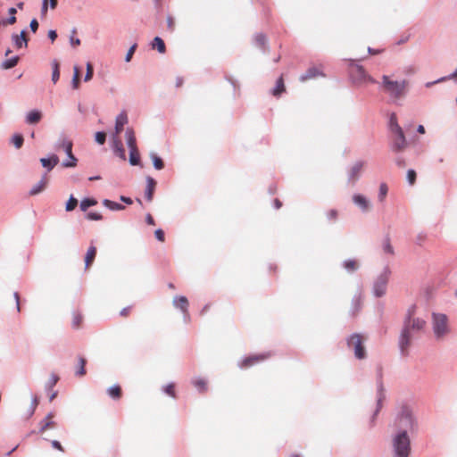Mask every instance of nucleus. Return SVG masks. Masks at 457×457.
<instances>
[{
	"instance_id": "nucleus-36",
	"label": "nucleus",
	"mask_w": 457,
	"mask_h": 457,
	"mask_svg": "<svg viewBox=\"0 0 457 457\" xmlns=\"http://www.w3.org/2000/svg\"><path fill=\"white\" fill-rule=\"evenodd\" d=\"M52 65V81L55 84L60 79V65L57 60H53Z\"/></svg>"
},
{
	"instance_id": "nucleus-50",
	"label": "nucleus",
	"mask_w": 457,
	"mask_h": 457,
	"mask_svg": "<svg viewBox=\"0 0 457 457\" xmlns=\"http://www.w3.org/2000/svg\"><path fill=\"white\" fill-rule=\"evenodd\" d=\"M388 192V187L386 183H381L378 191V201L383 202Z\"/></svg>"
},
{
	"instance_id": "nucleus-64",
	"label": "nucleus",
	"mask_w": 457,
	"mask_h": 457,
	"mask_svg": "<svg viewBox=\"0 0 457 457\" xmlns=\"http://www.w3.org/2000/svg\"><path fill=\"white\" fill-rule=\"evenodd\" d=\"M395 162L400 168H403L405 166V160L402 156H397Z\"/></svg>"
},
{
	"instance_id": "nucleus-52",
	"label": "nucleus",
	"mask_w": 457,
	"mask_h": 457,
	"mask_svg": "<svg viewBox=\"0 0 457 457\" xmlns=\"http://www.w3.org/2000/svg\"><path fill=\"white\" fill-rule=\"evenodd\" d=\"M95 140L98 145H104L106 140V133L104 131H97L95 134Z\"/></svg>"
},
{
	"instance_id": "nucleus-30",
	"label": "nucleus",
	"mask_w": 457,
	"mask_h": 457,
	"mask_svg": "<svg viewBox=\"0 0 457 457\" xmlns=\"http://www.w3.org/2000/svg\"><path fill=\"white\" fill-rule=\"evenodd\" d=\"M285 84L282 77H279L276 81V86L272 88L271 94L278 97L285 91Z\"/></svg>"
},
{
	"instance_id": "nucleus-62",
	"label": "nucleus",
	"mask_w": 457,
	"mask_h": 457,
	"mask_svg": "<svg viewBox=\"0 0 457 457\" xmlns=\"http://www.w3.org/2000/svg\"><path fill=\"white\" fill-rule=\"evenodd\" d=\"M442 82H445V79H443V77H441V78H439V79H436L434 81L426 82L425 83V87L427 88H429V87H433L434 85L439 84V83H442Z\"/></svg>"
},
{
	"instance_id": "nucleus-58",
	"label": "nucleus",
	"mask_w": 457,
	"mask_h": 457,
	"mask_svg": "<svg viewBox=\"0 0 457 457\" xmlns=\"http://www.w3.org/2000/svg\"><path fill=\"white\" fill-rule=\"evenodd\" d=\"M87 219L90 220H101L103 219V216L96 212H89L87 214Z\"/></svg>"
},
{
	"instance_id": "nucleus-9",
	"label": "nucleus",
	"mask_w": 457,
	"mask_h": 457,
	"mask_svg": "<svg viewBox=\"0 0 457 457\" xmlns=\"http://www.w3.org/2000/svg\"><path fill=\"white\" fill-rule=\"evenodd\" d=\"M394 135V139L391 143V149L395 153L402 152L407 146V139L403 129H398L391 132Z\"/></svg>"
},
{
	"instance_id": "nucleus-15",
	"label": "nucleus",
	"mask_w": 457,
	"mask_h": 457,
	"mask_svg": "<svg viewBox=\"0 0 457 457\" xmlns=\"http://www.w3.org/2000/svg\"><path fill=\"white\" fill-rule=\"evenodd\" d=\"M112 148L114 154L119 158L125 161L126 160L125 149L123 147V145H122L120 139L116 135H112Z\"/></svg>"
},
{
	"instance_id": "nucleus-48",
	"label": "nucleus",
	"mask_w": 457,
	"mask_h": 457,
	"mask_svg": "<svg viewBox=\"0 0 457 457\" xmlns=\"http://www.w3.org/2000/svg\"><path fill=\"white\" fill-rule=\"evenodd\" d=\"M39 425H40V428L38 430V433L42 434L47 428H52L54 425V422L53 420H47V419H44L40 421Z\"/></svg>"
},
{
	"instance_id": "nucleus-46",
	"label": "nucleus",
	"mask_w": 457,
	"mask_h": 457,
	"mask_svg": "<svg viewBox=\"0 0 457 457\" xmlns=\"http://www.w3.org/2000/svg\"><path fill=\"white\" fill-rule=\"evenodd\" d=\"M86 362H87V361L83 357L79 358V365H78V369L75 372L76 376L80 377V376H84L86 374V369H85Z\"/></svg>"
},
{
	"instance_id": "nucleus-63",
	"label": "nucleus",
	"mask_w": 457,
	"mask_h": 457,
	"mask_svg": "<svg viewBox=\"0 0 457 457\" xmlns=\"http://www.w3.org/2000/svg\"><path fill=\"white\" fill-rule=\"evenodd\" d=\"M337 212L334 209H332L327 212V218L329 220H335L337 219Z\"/></svg>"
},
{
	"instance_id": "nucleus-1",
	"label": "nucleus",
	"mask_w": 457,
	"mask_h": 457,
	"mask_svg": "<svg viewBox=\"0 0 457 457\" xmlns=\"http://www.w3.org/2000/svg\"><path fill=\"white\" fill-rule=\"evenodd\" d=\"M419 420L413 409L408 404H403L394 420L395 431L413 435L419 431Z\"/></svg>"
},
{
	"instance_id": "nucleus-43",
	"label": "nucleus",
	"mask_w": 457,
	"mask_h": 457,
	"mask_svg": "<svg viewBox=\"0 0 457 457\" xmlns=\"http://www.w3.org/2000/svg\"><path fill=\"white\" fill-rule=\"evenodd\" d=\"M38 397L35 395H31V403L27 411L28 418H30L34 415L37 406L38 405Z\"/></svg>"
},
{
	"instance_id": "nucleus-22",
	"label": "nucleus",
	"mask_w": 457,
	"mask_h": 457,
	"mask_svg": "<svg viewBox=\"0 0 457 457\" xmlns=\"http://www.w3.org/2000/svg\"><path fill=\"white\" fill-rule=\"evenodd\" d=\"M146 187L145 190V197L148 202H151L154 197V193L156 187V181L152 177H146Z\"/></svg>"
},
{
	"instance_id": "nucleus-17",
	"label": "nucleus",
	"mask_w": 457,
	"mask_h": 457,
	"mask_svg": "<svg viewBox=\"0 0 457 457\" xmlns=\"http://www.w3.org/2000/svg\"><path fill=\"white\" fill-rule=\"evenodd\" d=\"M362 304V294L359 289L352 298L350 312L355 315L361 309Z\"/></svg>"
},
{
	"instance_id": "nucleus-12",
	"label": "nucleus",
	"mask_w": 457,
	"mask_h": 457,
	"mask_svg": "<svg viewBox=\"0 0 457 457\" xmlns=\"http://www.w3.org/2000/svg\"><path fill=\"white\" fill-rule=\"evenodd\" d=\"M356 71L357 76L353 79V82L361 83V82H370L371 84L377 83V80L372 78L370 75L367 73L364 67L360 64H356Z\"/></svg>"
},
{
	"instance_id": "nucleus-26",
	"label": "nucleus",
	"mask_w": 457,
	"mask_h": 457,
	"mask_svg": "<svg viewBox=\"0 0 457 457\" xmlns=\"http://www.w3.org/2000/svg\"><path fill=\"white\" fill-rule=\"evenodd\" d=\"M191 382L199 393H204L208 390L207 381L201 377L194 378Z\"/></svg>"
},
{
	"instance_id": "nucleus-35",
	"label": "nucleus",
	"mask_w": 457,
	"mask_h": 457,
	"mask_svg": "<svg viewBox=\"0 0 457 457\" xmlns=\"http://www.w3.org/2000/svg\"><path fill=\"white\" fill-rule=\"evenodd\" d=\"M108 395L113 399H120L121 396V388L119 385H113L107 389Z\"/></svg>"
},
{
	"instance_id": "nucleus-47",
	"label": "nucleus",
	"mask_w": 457,
	"mask_h": 457,
	"mask_svg": "<svg viewBox=\"0 0 457 457\" xmlns=\"http://www.w3.org/2000/svg\"><path fill=\"white\" fill-rule=\"evenodd\" d=\"M58 380H59V377L55 374H52L45 385V389L46 391H49L57 384Z\"/></svg>"
},
{
	"instance_id": "nucleus-31",
	"label": "nucleus",
	"mask_w": 457,
	"mask_h": 457,
	"mask_svg": "<svg viewBox=\"0 0 457 457\" xmlns=\"http://www.w3.org/2000/svg\"><path fill=\"white\" fill-rule=\"evenodd\" d=\"M382 250L386 254H389V255L395 254V249H394L393 245H391L390 237L388 235H386L383 238Z\"/></svg>"
},
{
	"instance_id": "nucleus-51",
	"label": "nucleus",
	"mask_w": 457,
	"mask_h": 457,
	"mask_svg": "<svg viewBox=\"0 0 457 457\" xmlns=\"http://www.w3.org/2000/svg\"><path fill=\"white\" fill-rule=\"evenodd\" d=\"M82 322V315L79 312H74L72 317V328H79L80 326V323Z\"/></svg>"
},
{
	"instance_id": "nucleus-10",
	"label": "nucleus",
	"mask_w": 457,
	"mask_h": 457,
	"mask_svg": "<svg viewBox=\"0 0 457 457\" xmlns=\"http://www.w3.org/2000/svg\"><path fill=\"white\" fill-rule=\"evenodd\" d=\"M365 165V162L363 161H357L355 162L353 166L348 170L347 171V182L349 184L354 185L361 177V172Z\"/></svg>"
},
{
	"instance_id": "nucleus-32",
	"label": "nucleus",
	"mask_w": 457,
	"mask_h": 457,
	"mask_svg": "<svg viewBox=\"0 0 457 457\" xmlns=\"http://www.w3.org/2000/svg\"><path fill=\"white\" fill-rule=\"evenodd\" d=\"M103 204L104 207L108 208L111 211H122L125 209V206L123 204L113 202L109 199H104Z\"/></svg>"
},
{
	"instance_id": "nucleus-57",
	"label": "nucleus",
	"mask_w": 457,
	"mask_h": 457,
	"mask_svg": "<svg viewBox=\"0 0 457 457\" xmlns=\"http://www.w3.org/2000/svg\"><path fill=\"white\" fill-rule=\"evenodd\" d=\"M137 44H133L129 49L128 50L126 55H125V62H129L132 59V56L137 49Z\"/></svg>"
},
{
	"instance_id": "nucleus-6",
	"label": "nucleus",
	"mask_w": 457,
	"mask_h": 457,
	"mask_svg": "<svg viewBox=\"0 0 457 457\" xmlns=\"http://www.w3.org/2000/svg\"><path fill=\"white\" fill-rule=\"evenodd\" d=\"M432 329L435 337L439 340L442 339L449 332L448 318L443 313H432Z\"/></svg>"
},
{
	"instance_id": "nucleus-49",
	"label": "nucleus",
	"mask_w": 457,
	"mask_h": 457,
	"mask_svg": "<svg viewBox=\"0 0 457 457\" xmlns=\"http://www.w3.org/2000/svg\"><path fill=\"white\" fill-rule=\"evenodd\" d=\"M78 204V200L71 195L65 204L66 212L73 211Z\"/></svg>"
},
{
	"instance_id": "nucleus-19",
	"label": "nucleus",
	"mask_w": 457,
	"mask_h": 457,
	"mask_svg": "<svg viewBox=\"0 0 457 457\" xmlns=\"http://www.w3.org/2000/svg\"><path fill=\"white\" fill-rule=\"evenodd\" d=\"M376 384H377V394H376L377 400H379V402H384L386 397V389L384 387V384L382 381V370H379V371L378 373Z\"/></svg>"
},
{
	"instance_id": "nucleus-61",
	"label": "nucleus",
	"mask_w": 457,
	"mask_h": 457,
	"mask_svg": "<svg viewBox=\"0 0 457 457\" xmlns=\"http://www.w3.org/2000/svg\"><path fill=\"white\" fill-rule=\"evenodd\" d=\"M154 236L158 241H164V232L162 228H158L154 231Z\"/></svg>"
},
{
	"instance_id": "nucleus-29",
	"label": "nucleus",
	"mask_w": 457,
	"mask_h": 457,
	"mask_svg": "<svg viewBox=\"0 0 457 457\" xmlns=\"http://www.w3.org/2000/svg\"><path fill=\"white\" fill-rule=\"evenodd\" d=\"M151 46L153 49H156L160 54H164L166 51L164 41L160 37H155L153 39Z\"/></svg>"
},
{
	"instance_id": "nucleus-7",
	"label": "nucleus",
	"mask_w": 457,
	"mask_h": 457,
	"mask_svg": "<svg viewBox=\"0 0 457 457\" xmlns=\"http://www.w3.org/2000/svg\"><path fill=\"white\" fill-rule=\"evenodd\" d=\"M347 347L353 351L354 356L358 360H363L367 356L366 349L362 344L360 334L353 333L346 338Z\"/></svg>"
},
{
	"instance_id": "nucleus-34",
	"label": "nucleus",
	"mask_w": 457,
	"mask_h": 457,
	"mask_svg": "<svg viewBox=\"0 0 457 457\" xmlns=\"http://www.w3.org/2000/svg\"><path fill=\"white\" fill-rule=\"evenodd\" d=\"M19 60H20V57L18 55L12 56L7 60H4L1 63V68L3 70H10L18 64Z\"/></svg>"
},
{
	"instance_id": "nucleus-4",
	"label": "nucleus",
	"mask_w": 457,
	"mask_h": 457,
	"mask_svg": "<svg viewBox=\"0 0 457 457\" xmlns=\"http://www.w3.org/2000/svg\"><path fill=\"white\" fill-rule=\"evenodd\" d=\"M394 457H409L411 453V438L409 434L395 432L392 436Z\"/></svg>"
},
{
	"instance_id": "nucleus-53",
	"label": "nucleus",
	"mask_w": 457,
	"mask_h": 457,
	"mask_svg": "<svg viewBox=\"0 0 457 457\" xmlns=\"http://www.w3.org/2000/svg\"><path fill=\"white\" fill-rule=\"evenodd\" d=\"M79 68L77 66L74 67V74L71 80V86L74 89H77L79 86Z\"/></svg>"
},
{
	"instance_id": "nucleus-56",
	"label": "nucleus",
	"mask_w": 457,
	"mask_h": 457,
	"mask_svg": "<svg viewBox=\"0 0 457 457\" xmlns=\"http://www.w3.org/2000/svg\"><path fill=\"white\" fill-rule=\"evenodd\" d=\"M87 71H86V74H85V77H84V81H89L92 77H93V73H94V68H93V65L90 63V62H87Z\"/></svg>"
},
{
	"instance_id": "nucleus-59",
	"label": "nucleus",
	"mask_w": 457,
	"mask_h": 457,
	"mask_svg": "<svg viewBox=\"0 0 457 457\" xmlns=\"http://www.w3.org/2000/svg\"><path fill=\"white\" fill-rule=\"evenodd\" d=\"M38 21L36 18H33L31 21H30V23H29V29L30 30L33 32V33H36L37 29H38Z\"/></svg>"
},
{
	"instance_id": "nucleus-14",
	"label": "nucleus",
	"mask_w": 457,
	"mask_h": 457,
	"mask_svg": "<svg viewBox=\"0 0 457 457\" xmlns=\"http://www.w3.org/2000/svg\"><path fill=\"white\" fill-rule=\"evenodd\" d=\"M172 305L174 308L179 310L182 314L187 315V311H188L189 303L186 296L184 295H176L173 298Z\"/></svg>"
},
{
	"instance_id": "nucleus-54",
	"label": "nucleus",
	"mask_w": 457,
	"mask_h": 457,
	"mask_svg": "<svg viewBox=\"0 0 457 457\" xmlns=\"http://www.w3.org/2000/svg\"><path fill=\"white\" fill-rule=\"evenodd\" d=\"M417 174L412 169L407 170L406 179L410 185H413L416 181Z\"/></svg>"
},
{
	"instance_id": "nucleus-11",
	"label": "nucleus",
	"mask_w": 457,
	"mask_h": 457,
	"mask_svg": "<svg viewBox=\"0 0 457 457\" xmlns=\"http://www.w3.org/2000/svg\"><path fill=\"white\" fill-rule=\"evenodd\" d=\"M73 143L69 138V137L64 133L62 132L59 134L57 140L55 141L54 145V148L56 151L63 150L65 153L70 152L72 150Z\"/></svg>"
},
{
	"instance_id": "nucleus-60",
	"label": "nucleus",
	"mask_w": 457,
	"mask_h": 457,
	"mask_svg": "<svg viewBox=\"0 0 457 457\" xmlns=\"http://www.w3.org/2000/svg\"><path fill=\"white\" fill-rule=\"evenodd\" d=\"M225 79L233 87L235 90L239 87L238 81L233 79L231 76H226Z\"/></svg>"
},
{
	"instance_id": "nucleus-16",
	"label": "nucleus",
	"mask_w": 457,
	"mask_h": 457,
	"mask_svg": "<svg viewBox=\"0 0 457 457\" xmlns=\"http://www.w3.org/2000/svg\"><path fill=\"white\" fill-rule=\"evenodd\" d=\"M128 123V115L125 111H122L116 116L115 119V126H114V134L118 136L122 130L123 127Z\"/></svg>"
},
{
	"instance_id": "nucleus-33",
	"label": "nucleus",
	"mask_w": 457,
	"mask_h": 457,
	"mask_svg": "<svg viewBox=\"0 0 457 457\" xmlns=\"http://www.w3.org/2000/svg\"><path fill=\"white\" fill-rule=\"evenodd\" d=\"M415 310H416L415 304H413L408 308L403 323H411V322L416 321L417 320H422L421 318H414L413 317V315L415 313Z\"/></svg>"
},
{
	"instance_id": "nucleus-8",
	"label": "nucleus",
	"mask_w": 457,
	"mask_h": 457,
	"mask_svg": "<svg viewBox=\"0 0 457 457\" xmlns=\"http://www.w3.org/2000/svg\"><path fill=\"white\" fill-rule=\"evenodd\" d=\"M269 356L270 354L268 353L252 354L249 356H245L237 361V367L240 370L249 369L256 365L257 363L263 361Z\"/></svg>"
},
{
	"instance_id": "nucleus-27",
	"label": "nucleus",
	"mask_w": 457,
	"mask_h": 457,
	"mask_svg": "<svg viewBox=\"0 0 457 457\" xmlns=\"http://www.w3.org/2000/svg\"><path fill=\"white\" fill-rule=\"evenodd\" d=\"M67 159L62 162L63 168H74L77 166L78 158L73 154L72 150L65 153Z\"/></svg>"
},
{
	"instance_id": "nucleus-37",
	"label": "nucleus",
	"mask_w": 457,
	"mask_h": 457,
	"mask_svg": "<svg viewBox=\"0 0 457 457\" xmlns=\"http://www.w3.org/2000/svg\"><path fill=\"white\" fill-rule=\"evenodd\" d=\"M96 254V248L93 245H91L86 253L85 256V266L87 268L95 260Z\"/></svg>"
},
{
	"instance_id": "nucleus-42",
	"label": "nucleus",
	"mask_w": 457,
	"mask_h": 457,
	"mask_svg": "<svg viewBox=\"0 0 457 457\" xmlns=\"http://www.w3.org/2000/svg\"><path fill=\"white\" fill-rule=\"evenodd\" d=\"M254 43L257 46L262 47L263 52H265V50L267 48V46H266L267 40H266V37L264 34H262V33L256 34L254 36Z\"/></svg>"
},
{
	"instance_id": "nucleus-23",
	"label": "nucleus",
	"mask_w": 457,
	"mask_h": 457,
	"mask_svg": "<svg viewBox=\"0 0 457 457\" xmlns=\"http://www.w3.org/2000/svg\"><path fill=\"white\" fill-rule=\"evenodd\" d=\"M42 116L41 111L37 109L31 110L26 114L25 122L29 125L37 124L41 120Z\"/></svg>"
},
{
	"instance_id": "nucleus-21",
	"label": "nucleus",
	"mask_w": 457,
	"mask_h": 457,
	"mask_svg": "<svg viewBox=\"0 0 457 457\" xmlns=\"http://www.w3.org/2000/svg\"><path fill=\"white\" fill-rule=\"evenodd\" d=\"M42 166L46 169V171H51L59 162V157L53 154L49 157H43L40 159Z\"/></svg>"
},
{
	"instance_id": "nucleus-18",
	"label": "nucleus",
	"mask_w": 457,
	"mask_h": 457,
	"mask_svg": "<svg viewBox=\"0 0 457 457\" xmlns=\"http://www.w3.org/2000/svg\"><path fill=\"white\" fill-rule=\"evenodd\" d=\"M25 35H26V29H22L19 35L18 34L12 35V41L16 48L20 49V48L28 46V39L26 38Z\"/></svg>"
},
{
	"instance_id": "nucleus-41",
	"label": "nucleus",
	"mask_w": 457,
	"mask_h": 457,
	"mask_svg": "<svg viewBox=\"0 0 457 457\" xmlns=\"http://www.w3.org/2000/svg\"><path fill=\"white\" fill-rule=\"evenodd\" d=\"M150 158L153 162V165L154 167L155 170H162L163 167H164V162L162 161V159L161 157H159L156 154L154 153H151L150 154Z\"/></svg>"
},
{
	"instance_id": "nucleus-13",
	"label": "nucleus",
	"mask_w": 457,
	"mask_h": 457,
	"mask_svg": "<svg viewBox=\"0 0 457 457\" xmlns=\"http://www.w3.org/2000/svg\"><path fill=\"white\" fill-rule=\"evenodd\" d=\"M318 77H326L325 73L316 66L310 67L304 73H303L299 79L304 82L309 79H316Z\"/></svg>"
},
{
	"instance_id": "nucleus-45",
	"label": "nucleus",
	"mask_w": 457,
	"mask_h": 457,
	"mask_svg": "<svg viewBox=\"0 0 457 457\" xmlns=\"http://www.w3.org/2000/svg\"><path fill=\"white\" fill-rule=\"evenodd\" d=\"M24 142L23 136L21 134H14L11 138V143L13 144L15 148L20 149Z\"/></svg>"
},
{
	"instance_id": "nucleus-55",
	"label": "nucleus",
	"mask_w": 457,
	"mask_h": 457,
	"mask_svg": "<svg viewBox=\"0 0 457 457\" xmlns=\"http://www.w3.org/2000/svg\"><path fill=\"white\" fill-rule=\"evenodd\" d=\"M382 407H383V402H379V400H377L376 410L374 411V412L371 416V419H370V423L372 426L374 425L376 417L379 413Z\"/></svg>"
},
{
	"instance_id": "nucleus-24",
	"label": "nucleus",
	"mask_w": 457,
	"mask_h": 457,
	"mask_svg": "<svg viewBox=\"0 0 457 457\" xmlns=\"http://www.w3.org/2000/svg\"><path fill=\"white\" fill-rule=\"evenodd\" d=\"M126 143L129 150H132L137 147V141L135 137V132L132 128H127L125 132Z\"/></svg>"
},
{
	"instance_id": "nucleus-2",
	"label": "nucleus",
	"mask_w": 457,
	"mask_h": 457,
	"mask_svg": "<svg viewBox=\"0 0 457 457\" xmlns=\"http://www.w3.org/2000/svg\"><path fill=\"white\" fill-rule=\"evenodd\" d=\"M426 325L424 320H417L411 323H403L398 337V348L402 356H407L415 334L421 331Z\"/></svg>"
},
{
	"instance_id": "nucleus-38",
	"label": "nucleus",
	"mask_w": 457,
	"mask_h": 457,
	"mask_svg": "<svg viewBox=\"0 0 457 457\" xmlns=\"http://www.w3.org/2000/svg\"><path fill=\"white\" fill-rule=\"evenodd\" d=\"M129 164L132 166H137L140 164V155L137 148H134L129 150Z\"/></svg>"
},
{
	"instance_id": "nucleus-3",
	"label": "nucleus",
	"mask_w": 457,
	"mask_h": 457,
	"mask_svg": "<svg viewBox=\"0 0 457 457\" xmlns=\"http://www.w3.org/2000/svg\"><path fill=\"white\" fill-rule=\"evenodd\" d=\"M406 79L393 80L387 75L381 78L380 87L388 95L391 101L395 104H400L399 101L406 96Z\"/></svg>"
},
{
	"instance_id": "nucleus-20",
	"label": "nucleus",
	"mask_w": 457,
	"mask_h": 457,
	"mask_svg": "<svg viewBox=\"0 0 457 457\" xmlns=\"http://www.w3.org/2000/svg\"><path fill=\"white\" fill-rule=\"evenodd\" d=\"M353 202L361 212H367L370 208V201L363 195L354 194L353 195Z\"/></svg>"
},
{
	"instance_id": "nucleus-25",
	"label": "nucleus",
	"mask_w": 457,
	"mask_h": 457,
	"mask_svg": "<svg viewBox=\"0 0 457 457\" xmlns=\"http://www.w3.org/2000/svg\"><path fill=\"white\" fill-rule=\"evenodd\" d=\"M46 185V173L44 174L43 177L41 178V179L30 188L29 195H36L40 194L44 190Z\"/></svg>"
},
{
	"instance_id": "nucleus-28",
	"label": "nucleus",
	"mask_w": 457,
	"mask_h": 457,
	"mask_svg": "<svg viewBox=\"0 0 457 457\" xmlns=\"http://www.w3.org/2000/svg\"><path fill=\"white\" fill-rule=\"evenodd\" d=\"M342 267L348 273H353L359 269L358 262L353 259H347L342 262Z\"/></svg>"
},
{
	"instance_id": "nucleus-5",
	"label": "nucleus",
	"mask_w": 457,
	"mask_h": 457,
	"mask_svg": "<svg viewBox=\"0 0 457 457\" xmlns=\"http://www.w3.org/2000/svg\"><path fill=\"white\" fill-rule=\"evenodd\" d=\"M390 275V268L385 266L381 272L375 278L372 283V294L375 297L380 298L386 295Z\"/></svg>"
},
{
	"instance_id": "nucleus-40",
	"label": "nucleus",
	"mask_w": 457,
	"mask_h": 457,
	"mask_svg": "<svg viewBox=\"0 0 457 457\" xmlns=\"http://www.w3.org/2000/svg\"><path fill=\"white\" fill-rule=\"evenodd\" d=\"M97 201L94 198L86 197L81 200L79 207L82 212H86L89 207L95 206Z\"/></svg>"
},
{
	"instance_id": "nucleus-44",
	"label": "nucleus",
	"mask_w": 457,
	"mask_h": 457,
	"mask_svg": "<svg viewBox=\"0 0 457 457\" xmlns=\"http://www.w3.org/2000/svg\"><path fill=\"white\" fill-rule=\"evenodd\" d=\"M175 385L174 383H169L165 386H162V391L163 394L172 397V398H176V392H175Z\"/></svg>"
},
{
	"instance_id": "nucleus-39",
	"label": "nucleus",
	"mask_w": 457,
	"mask_h": 457,
	"mask_svg": "<svg viewBox=\"0 0 457 457\" xmlns=\"http://www.w3.org/2000/svg\"><path fill=\"white\" fill-rule=\"evenodd\" d=\"M401 128L402 127L398 124L396 114L395 112H392L389 115V120H388V129H389L390 132L397 130L398 129H401Z\"/></svg>"
}]
</instances>
